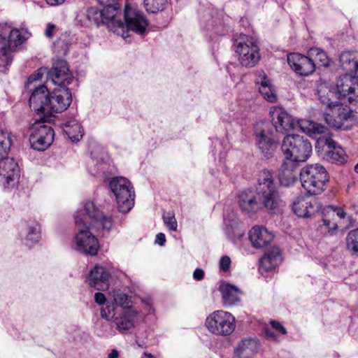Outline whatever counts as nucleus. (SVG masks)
Returning a JSON list of instances; mask_svg holds the SVG:
<instances>
[{
  "instance_id": "f257e3e1",
  "label": "nucleus",
  "mask_w": 358,
  "mask_h": 358,
  "mask_svg": "<svg viewBox=\"0 0 358 358\" xmlns=\"http://www.w3.org/2000/svg\"><path fill=\"white\" fill-rule=\"evenodd\" d=\"M77 232L73 240V248L79 252L96 255L99 245L97 238L88 229V224L97 231H109L113 226L111 216L104 215L93 201H86L74 215Z\"/></svg>"
},
{
  "instance_id": "f03ea898",
  "label": "nucleus",
  "mask_w": 358,
  "mask_h": 358,
  "mask_svg": "<svg viewBox=\"0 0 358 358\" xmlns=\"http://www.w3.org/2000/svg\"><path fill=\"white\" fill-rule=\"evenodd\" d=\"M269 114L272 124L278 133L288 132L295 129L298 126L307 135L316 138L317 135L324 134L326 130L324 125L311 120H301L296 122L294 118L281 107L272 106Z\"/></svg>"
},
{
  "instance_id": "7ed1b4c3",
  "label": "nucleus",
  "mask_w": 358,
  "mask_h": 358,
  "mask_svg": "<svg viewBox=\"0 0 358 358\" xmlns=\"http://www.w3.org/2000/svg\"><path fill=\"white\" fill-rule=\"evenodd\" d=\"M29 35L24 28L19 29L8 24H0V60L6 64H10L12 61L10 52L23 43Z\"/></svg>"
},
{
  "instance_id": "20e7f679",
  "label": "nucleus",
  "mask_w": 358,
  "mask_h": 358,
  "mask_svg": "<svg viewBox=\"0 0 358 358\" xmlns=\"http://www.w3.org/2000/svg\"><path fill=\"white\" fill-rule=\"evenodd\" d=\"M329 180L325 168L318 164L303 167L300 172V181L303 188L310 195H317L324 190Z\"/></svg>"
},
{
  "instance_id": "39448f33",
  "label": "nucleus",
  "mask_w": 358,
  "mask_h": 358,
  "mask_svg": "<svg viewBox=\"0 0 358 358\" xmlns=\"http://www.w3.org/2000/svg\"><path fill=\"white\" fill-rule=\"evenodd\" d=\"M281 149L285 158L292 162H306L312 153L310 143L303 136L296 134L287 135Z\"/></svg>"
},
{
  "instance_id": "423d86ee",
  "label": "nucleus",
  "mask_w": 358,
  "mask_h": 358,
  "mask_svg": "<svg viewBox=\"0 0 358 358\" xmlns=\"http://www.w3.org/2000/svg\"><path fill=\"white\" fill-rule=\"evenodd\" d=\"M109 187L115 197L119 211L129 213L135 201V192L131 182L124 177H115L110 180Z\"/></svg>"
},
{
  "instance_id": "0eeeda50",
  "label": "nucleus",
  "mask_w": 358,
  "mask_h": 358,
  "mask_svg": "<svg viewBox=\"0 0 358 358\" xmlns=\"http://www.w3.org/2000/svg\"><path fill=\"white\" fill-rule=\"evenodd\" d=\"M45 73L48 75V82L52 83L57 85V87H67L73 80V76L69 71L67 62L65 60L58 59L53 63L52 67L49 71L41 68L36 73L31 75L28 78V84L41 80Z\"/></svg>"
},
{
  "instance_id": "6e6552de",
  "label": "nucleus",
  "mask_w": 358,
  "mask_h": 358,
  "mask_svg": "<svg viewBox=\"0 0 358 358\" xmlns=\"http://www.w3.org/2000/svg\"><path fill=\"white\" fill-rule=\"evenodd\" d=\"M235 52L242 66H255L260 59L259 48L250 36H241L235 42Z\"/></svg>"
},
{
  "instance_id": "1a4fd4ad",
  "label": "nucleus",
  "mask_w": 358,
  "mask_h": 358,
  "mask_svg": "<svg viewBox=\"0 0 358 358\" xmlns=\"http://www.w3.org/2000/svg\"><path fill=\"white\" fill-rule=\"evenodd\" d=\"M207 329L216 336H227L231 335L236 328L234 316L229 312L215 310L206 319Z\"/></svg>"
},
{
  "instance_id": "9d476101",
  "label": "nucleus",
  "mask_w": 358,
  "mask_h": 358,
  "mask_svg": "<svg viewBox=\"0 0 358 358\" xmlns=\"http://www.w3.org/2000/svg\"><path fill=\"white\" fill-rule=\"evenodd\" d=\"M346 103H334L328 108L329 112L324 114L326 122L332 127L348 130L351 128L350 122L353 120L352 112H355L352 105H345Z\"/></svg>"
},
{
  "instance_id": "9b49d317",
  "label": "nucleus",
  "mask_w": 358,
  "mask_h": 358,
  "mask_svg": "<svg viewBox=\"0 0 358 358\" xmlns=\"http://www.w3.org/2000/svg\"><path fill=\"white\" fill-rule=\"evenodd\" d=\"M356 86L352 74L345 73L337 79L334 90L337 99L352 105L355 112L358 113V94L356 92Z\"/></svg>"
},
{
  "instance_id": "f8f14e48",
  "label": "nucleus",
  "mask_w": 358,
  "mask_h": 358,
  "mask_svg": "<svg viewBox=\"0 0 358 358\" xmlns=\"http://www.w3.org/2000/svg\"><path fill=\"white\" fill-rule=\"evenodd\" d=\"M124 36L126 39L129 36V32L132 31L138 35H143L148 26V22L144 15L129 5H125L124 12Z\"/></svg>"
},
{
  "instance_id": "ddd939ff",
  "label": "nucleus",
  "mask_w": 358,
  "mask_h": 358,
  "mask_svg": "<svg viewBox=\"0 0 358 358\" xmlns=\"http://www.w3.org/2000/svg\"><path fill=\"white\" fill-rule=\"evenodd\" d=\"M29 142L33 149L38 151L46 150L53 142L54 131L43 122H36L31 128Z\"/></svg>"
},
{
  "instance_id": "4468645a",
  "label": "nucleus",
  "mask_w": 358,
  "mask_h": 358,
  "mask_svg": "<svg viewBox=\"0 0 358 358\" xmlns=\"http://www.w3.org/2000/svg\"><path fill=\"white\" fill-rule=\"evenodd\" d=\"M327 129L323 135L317 139L316 148H324L323 158L332 163L343 164L345 162V153L343 149L339 146L327 134Z\"/></svg>"
},
{
  "instance_id": "2eb2a0df",
  "label": "nucleus",
  "mask_w": 358,
  "mask_h": 358,
  "mask_svg": "<svg viewBox=\"0 0 358 358\" xmlns=\"http://www.w3.org/2000/svg\"><path fill=\"white\" fill-rule=\"evenodd\" d=\"M20 176L19 166L13 158L0 159V185L4 188L13 187L17 184Z\"/></svg>"
},
{
  "instance_id": "dca6fc26",
  "label": "nucleus",
  "mask_w": 358,
  "mask_h": 358,
  "mask_svg": "<svg viewBox=\"0 0 358 358\" xmlns=\"http://www.w3.org/2000/svg\"><path fill=\"white\" fill-rule=\"evenodd\" d=\"M72 101L70 90L66 87H56L50 92L48 115L62 113L66 110Z\"/></svg>"
},
{
  "instance_id": "f3484780",
  "label": "nucleus",
  "mask_w": 358,
  "mask_h": 358,
  "mask_svg": "<svg viewBox=\"0 0 358 358\" xmlns=\"http://www.w3.org/2000/svg\"><path fill=\"white\" fill-rule=\"evenodd\" d=\"M101 10L103 13V24L106 25L111 31L120 36H124V24L118 17V3L104 5Z\"/></svg>"
},
{
  "instance_id": "a211bd4d",
  "label": "nucleus",
  "mask_w": 358,
  "mask_h": 358,
  "mask_svg": "<svg viewBox=\"0 0 358 358\" xmlns=\"http://www.w3.org/2000/svg\"><path fill=\"white\" fill-rule=\"evenodd\" d=\"M50 91L43 85L36 87L29 98V106L36 113L48 115Z\"/></svg>"
},
{
  "instance_id": "6ab92c4d",
  "label": "nucleus",
  "mask_w": 358,
  "mask_h": 358,
  "mask_svg": "<svg viewBox=\"0 0 358 358\" xmlns=\"http://www.w3.org/2000/svg\"><path fill=\"white\" fill-rule=\"evenodd\" d=\"M287 62L292 69L297 74L307 76L315 71V64L309 55L305 56L299 53L287 55Z\"/></svg>"
},
{
  "instance_id": "aec40b11",
  "label": "nucleus",
  "mask_w": 358,
  "mask_h": 358,
  "mask_svg": "<svg viewBox=\"0 0 358 358\" xmlns=\"http://www.w3.org/2000/svg\"><path fill=\"white\" fill-rule=\"evenodd\" d=\"M110 278V273L103 266L96 264L92 268L87 276V282L97 290L104 289L108 287V282Z\"/></svg>"
},
{
  "instance_id": "412c9836",
  "label": "nucleus",
  "mask_w": 358,
  "mask_h": 358,
  "mask_svg": "<svg viewBox=\"0 0 358 358\" xmlns=\"http://www.w3.org/2000/svg\"><path fill=\"white\" fill-rule=\"evenodd\" d=\"M255 75V83L259 85V91L264 99L268 102L275 103L278 101V94L271 80L262 70H257Z\"/></svg>"
},
{
  "instance_id": "4be33fe9",
  "label": "nucleus",
  "mask_w": 358,
  "mask_h": 358,
  "mask_svg": "<svg viewBox=\"0 0 358 358\" xmlns=\"http://www.w3.org/2000/svg\"><path fill=\"white\" fill-rule=\"evenodd\" d=\"M256 194L257 193L249 189L239 194L238 203L242 212L245 214H255L261 210V203Z\"/></svg>"
},
{
  "instance_id": "5701e85b",
  "label": "nucleus",
  "mask_w": 358,
  "mask_h": 358,
  "mask_svg": "<svg viewBox=\"0 0 358 358\" xmlns=\"http://www.w3.org/2000/svg\"><path fill=\"white\" fill-rule=\"evenodd\" d=\"M138 312L134 309H124L114 318L113 322L120 334L130 331L135 327Z\"/></svg>"
},
{
  "instance_id": "b1692460",
  "label": "nucleus",
  "mask_w": 358,
  "mask_h": 358,
  "mask_svg": "<svg viewBox=\"0 0 358 358\" xmlns=\"http://www.w3.org/2000/svg\"><path fill=\"white\" fill-rule=\"evenodd\" d=\"M319 210L315 200L301 197L294 200L292 203L293 212L299 217L308 218L313 216Z\"/></svg>"
},
{
  "instance_id": "393cba45",
  "label": "nucleus",
  "mask_w": 358,
  "mask_h": 358,
  "mask_svg": "<svg viewBox=\"0 0 358 358\" xmlns=\"http://www.w3.org/2000/svg\"><path fill=\"white\" fill-rule=\"evenodd\" d=\"M261 203V209L276 210L282 204V200L278 187L257 193Z\"/></svg>"
},
{
  "instance_id": "a878e982",
  "label": "nucleus",
  "mask_w": 358,
  "mask_h": 358,
  "mask_svg": "<svg viewBox=\"0 0 358 358\" xmlns=\"http://www.w3.org/2000/svg\"><path fill=\"white\" fill-rule=\"evenodd\" d=\"M249 239L255 248L268 245L273 239V234L262 226H255L249 231Z\"/></svg>"
},
{
  "instance_id": "bb28decb",
  "label": "nucleus",
  "mask_w": 358,
  "mask_h": 358,
  "mask_svg": "<svg viewBox=\"0 0 358 358\" xmlns=\"http://www.w3.org/2000/svg\"><path fill=\"white\" fill-rule=\"evenodd\" d=\"M224 223L225 226V233L233 241H235L244 235L245 229L243 227V223L238 219L236 213L231 212L225 216Z\"/></svg>"
},
{
  "instance_id": "cd10ccee",
  "label": "nucleus",
  "mask_w": 358,
  "mask_h": 358,
  "mask_svg": "<svg viewBox=\"0 0 358 358\" xmlns=\"http://www.w3.org/2000/svg\"><path fill=\"white\" fill-rule=\"evenodd\" d=\"M256 143L259 149L263 155L269 157L272 155L276 148V143L271 134L264 129L255 131Z\"/></svg>"
},
{
  "instance_id": "c85d7f7f",
  "label": "nucleus",
  "mask_w": 358,
  "mask_h": 358,
  "mask_svg": "<svg viewBox=\"0 0 358 358\" xmlns=\"http://www.w3.org/2000/svg\"><path fill=\"white\" fill-rule=\"evenodd\" d=\"M219 291L221 293L224 306H234L241 300L242 292L238 287L234 285L223 282L220 285Z\"/></svg>"
},
{
  "instance_id": "c756f323",
  "label": "nucleus",
  "mask_w": 358,
  "mask_h": 358,
  "mask_svg": "<svg viewBox=\"0 0 358 358\" xmlns=\"http://www.w3.org/2000/svg\"><path fill=\"white\" fill-rule=\"evenodd\" d=\"M41 238V227L36 221H31L27 223L22 241L28 248H32L38 243Z\"/></svg>"
},
{
  "instance_id": "7c9ffc66",
  "label": "nucleus",
  "mask_w": 358,
  "mask_h": 358,
  "mask_svg": "<svg viewBox=\"0 0 358 358\" xmlns=\"http://www.w3.org/2000/svg\"><path fill=\"white\" fill-rule=\"evenodd\" d=\"M257 340L248 338L238 343L235 350V354L238 358H251L257 352Z\"/></svg>"
},
{
  "instance_id": "2f4dec72",
  "label": "nucleus",
  "mask_w": 358,
  "mask_h": 358,
  "mask_svg": "<svg viewBox=\"0 0 358 358\" xmlns=\"http://www.w3.org/2000/svg\"><path fill=\"white\" fill-rule=\"evenodd\" d=\"M282 260L279 248L273 247L261 258L260 266L266 271H271L278 266Z\"/></svg>"
},
{
  "instance_id": "473e14b6",
  "label": "nucleus",
  "mask_w": 358,
  "mask_h": 358,
  "mask_svg": "<svg viewBox=\"0 0 358 358\" xmlns=\"http://www.w3.org/2000/svg\"><path fill=\"white\" fill-rule=\"evenodd\" d=\"M277 187V183L275 181L273 172L264 169L259 173L257 176V184L256 186V193Z\"/></svg>"
},
{
  "instance_id": "72a5a7b5",
  "label": "nucleus",
  "mask_w": 358,
  "mask_h": 358,
  "mask_svg": "<svg viewBox=\"0 0 358 358\" xmlns=\"http://www.w3.org/2000/svg\"><path fill=\"white\" fill-rule=\"evenodd\" d=\"M63 129L72 141H79L83 136V129L76 119L67 120L64 124Z\"/></svg>"
},
{
  "instance_id": "f704fd0d",
  "label": "nucleus",
  "mask_w": 358,
  "mask_h": 358,
  "mask_svg": "<svg viewBox=\"0 0 358 358\" xmlns=\"http://www.w3.org/2000/svg\"><path fill=\"white\" fill-rule=\"evenodd\" d=\"M317 95L320 102L327 105L328 108L331 107L334 103L333 99L334 97L337 98L334 87H330L325 83L320 84L317 87Z\"/></svg>"
},
{
  "instance_id": "c9c22d12",
  "label": "nucleus",
  "mask_w": 358,
  "mask_h": 358,
  "mask_svg": "<svg viewBox=\"0 0 358 358\" xmlns=\"http://www.w3.org/2000/svg\"><path fill=\"white\" fill-rule=\"evenodd\" d=\"M339 64L345 73L352 74L358 67L355 55L348 51L343 52L339 57Z\"/></svg>"
},
{
  "instance_id": "e433bc0d",
  "label": "nucleus",
  "mask_w": 358,
  "mask_h": 358,
  "mask_svg": "<svg viewBox=\"0 0 358 358\" xmlns=\"http://www.w3.org/2000/svg\"><path fill=\"white\" fill-rule=\"evenodd\" d=\"M289 166L287 162H284L281 166L279 173V181L285 187H289L292 185L297 178L293 169H289Z\"/></svg>"
},
{
  "instance_id": "4c0bfd02",
  "label": "nucleus",
  "mask_w": 358,
  "mask_h": 358,
  "mask_svg": "<svg viewBox=\"0 0 358 358\" xmlns=\"http://www.w3.org/2000/svg\"><path fill=\"white\" fill-rule=\"evenodd\" d=\"M308 55L315 63V66H328L329 64V59L326 52L318 48H312L308 52Z\"/></svg>"
},
{
  "instance_id": "58836bf2",
  "label": "nucleus",
  "mask_w": 358,
  "mask_h": 358,
  "mask_svg": "<svg viewBox=\"0 0 358 358\" xmlns=\"http://www.w3.org/2000/svg\"><path fill=\"white\" fill-rule=\"evenodd\" d=\"M204 29L206 36L212 41H217L219 36H223L226 34V30L222 26L215 24V21L211 19L208 24L205 25Z\"/></svg>"
},
{
  "instance_id": "ea45409f",
  "label": "nucleus",
  "mask_w": 358,
  "mask_h": 358,
  "mask_svg": "<svg viewBox=\"0 0 358 358\" xmlns=\"http://www.w3.org/2000/svg\"><path fill=\"white\" fill-rule=\"evenodd\" d=\"M346 248L352 255L358 257V228L351 230L348 234Z\"/></svg>"
},
{
  "instance_id": "a19ab883",
  "label": "nucleus",
  "mask_w": 358,
  "mask_h": 358,
  "mask_svg": "<svg viewBox=\"0 0 358 358\" xmlns=\"http://www.w3.org/2000/svg\"><path fill=\"white\" fill-rule=\"evenodd\" d=\"M113 299L115 303L124 309H131L132 305L131 297L127 294L117 291L113 294Z\"/></svg>"
},
{
  "instance_id": "79ce46f5",
  "label": "nucleus",
  "mask_w": 358,
  "mask_h": 358,
  "mask_svg": "<svg viewBox=\"0 0 358 358\" xmlns=\"http://www.w3.org/2000/svg\"><path fill=\"white\" fill-rule=\"evenodd\" d=\"M11 145V141L7 132L0 131V159L7 155Z\"/></svg>"
},
{
  "instance_id": "37998d69",
  "label": "nucleus",
  "mask_w": 358,
  "mask_h": 358,
  "mask_svg": "<svg viewBox=\"0 0 358 358\" xmlns=\"http://www.w3.org/2000/svg\"><path fill=\"white\" fill-rule=\"evenodd\" d=\"M88 17H90L91 25L99 26L103 24V13L101 10L92 7L87 9Z\"/></svg>"
},
{
  "instance_id": "c03bdc74",
  "label": "nucleus",
  "mask_w": 358,
  "mask_h": 358,
  "mask_svg": "<svg viewBox=\"0 0 358 358\" xmlns=\"http://www.w3.org/2000/svg\"><path fill=\"white\" fill-rule=\"evenodd\" d=\"M166 0H144V6L148 12L157 13L164 8Z\"/></svg>"
},
{
  "instance_id": "a18cd8bd",
  "label": "nucleus",
  "mask_w": 358,
  "mask_h": 358,
  "mask_svg": "<svg viewBox=\"0 0 358 358\" xmlns=\"http://www.w3.org/2000/svg\"><path fill=\"white\" fill-rule=\"evenodd\" d=\"M116 306L114 303H108L101 309V316L107 321L114 320Z\"/></svg>"
},
{
  "instance_id": "49530a36",
  "label": "nucleus",
  "mask_w": 358,
  "mask_h": 358,
  "mask_svg": "<svg viewBox=\"0 0 358 358\" xmlns=\"http://www.w3.org/2000/svg\"><path fill=\"white\" fill-rule=\"evenodd\" d=\"M163 220L166 227L171 231L177 230V222L173 213H167L163 215Z\"/></svg>"
},
{
  "instance_id": "de8ad7c7",
  "label": "nucleus",
  "mask_w": 358,
  "mask_h": 358,
  "mask_svg": "<svg viewBox=\"0 0 358 358\" xmlns=\"http://www.w3.org/2000/svg\"><path fill=\"white\" fill-rule=\"evenodd\" d=\"M142 303L144 310L147 314H153L155 313V308H153V301L150 297H145L142 299Z\"/></svg>"
},
{
  "instance_id": "09e8293b",
  "label": "nucleus",
  "mask_w": 358,
  "mask_h": 358,
  "mask_svg": "<svg viewBox=\"0 0 358 358\" xmlns=\"http://www.w3.org/2000/svg\"><path fill=\"white\" fill-rule=\"evenodd\" d=\"M77 21L82 27H90L92 26L87 10L85 13L79 14L77 16Z\"/></svg>"
},
{
  "instance_id": "8fccbe9b",
  "label": "nucleus",
  "mask_w": 358,
  "mask_h": 358,
  "mask_svg": "<svg viewBox=\"0 0 358 358\" xmlns=\"http://www.w3.org/2000/svg\"><path fill=\"white\" fill-rule=\"evenodd\" d=\"M231 259L228 256H223L220 260V268L223 271H228L231 266Z\"/></svg>"
},
{
  "instance_id": "3c124183",
  "label": "nucleus",
  "mask_w": 358,
  "mask_h": 358,
  "mask_svg": "<svg viewBox=\"0 0 358 358\" xmlns=\"http://www.w3.org/2000/svg\"><path fill=\"white\" fill-rule=\"evenodd\" d=\"M271 325L275 330H276L279 333L284 335L287 334V330L285 327L282 326V324L280 322L272 320L271 321Z\"/></svg>"
},
{
  "instance_id": "603ef678",
  "label": "nucleus",
  "mask_w": 358,
  "mask_h": 358,
  "mask_svg": "<svg viewBox=\"0 0 358 358\" xmlns=\"http://www.w3.org/2000/svg\"><path fill=\"white\" fill-rule=\"evenodd\" d=\"M56 30V26L54 24L49 23L45 30V35L48 38H52Z\"/></svg>"
},
{
  "instance_id": "864d4df0",
  "label": "nucleus",
  "mask_w": 358,
  "mask_h": 358,
  "mask_svg": "<svg viewBox=\"0 0 358 358\" xmlns=\"http://www.w3.org/2000/svg\"><path fill=\"white\" fill-rule=\"evenodd\" d=\"M264 332L267 338L271 341H278V335L272 329L266 328Z\"/></svg>"
},
{
  "instance_id": "5fc2aeb1",
  "label": "nucleus",
  "mask_w": 358,
  "mask_h": 358,
  "mask_svg": "<svg viewBox=\"0 0 358 358\" xmlns=\"http://www.w3.org/2000/svg\"><path fill=\"white\" fill-rule=\"evenodd\" d=\"M94 301L100 305L103 304L106 301V296L103 293L96 292L94 294Z\"/></svg>"
},
{
  "instance_id": "6e6d98bb",
  "label": "nucleus",
  "mask_w": 358,
  "mask_h": 358,
  "mask_svg": "<svg viewBox=\"0 0 358 358\" xmlns=\"http://www.w3.org/2000/svg\"><path fill=\"white\" fill-rule=\"evenodd\" d=\"M204 277V271L201 268H196L193 273V278L196 280H201Z\"/></svg>"
},
{
  "instance_id": "4d7b16f0",
  "label": "nucleus",
  "mask_w": 358,
  "mask_h": 358,
  "mask_svg": "<svg viewBox=\"0 0 358 358\" xmlns=\"http://www.w3.org/2000/svg\"><path fill=\"white\" fill-rule=\"evenodd\" d=\"M323 223H324V225L329 230H334L337 228V224L334 222H331L328 219H323Z\"/></svg>"
},
{
  "instance_id": "13d9d810",
  "label": "nucleus",
  "mask_w": 358,
  "mask_h": 358,
  "mask_svg": "<svg viewBox=\"0 0 358 358\" xmlns=\"http://www.w3.org/2000/svg\"><path fill=\"white\" fill-rule=\"evenodd\" d=\"M331 209L333 210V213H336L339 218L344 219L345 217L346 213L341 208L331 207Z\"/></svg>"
},
{
  "instance_id": "bf43d9fd",
  "label": "nucleus",
  "mask_w": 358,
  "mask_h": 358,
  "mask_svg": "<svg viewBox=\"0 0 358 358\" xmlns=\"http://www.w3.org/2000/svg\"><path fill=\"white\" fill-rule=\"evenodd\" d=\"M166 242V237L163 233H159L156 236L155 243L163 246Z\"/></svg>"
},
{
  "instance_id": "052dcab7",
  "label": "nucleus",
  "mask_w": 358,
  "mask_h": 358,
  "mask_svg": "<svg viewBox=\"0 0 358 358\" xmlns=\"http://www.w3.org/2000/svg\"><path fill=\"white\" fill-rule=\"evenodd\" d=\"M47 3L50 6H57L63 3L65 0H45Z\"/></svg>"
},
{
  "instance_id": "680f3d73",
  "label": "nucleus",
  "mask_w": 358,
  "mask_h": 358,
  "mask_svg": "<svg viewBox=\"0 0 358 358\" xmlns=\"http://www.w3.org/2000/svg\"><path fill=\"white\" fill-rule=\"evenodd\" d=\"M119 352L117 350L113 349L108 354L107 358H118Z\"/></svg>"
},
{
  "instance_id": "e2e57ef3",
  "label": "nucleus",
  "mask_w": 358,
  "mask_h": 358,
  "mask_svg": "<svg viewBox=\"0 0 358 358\" xmlns=\"http://www.w3.org/2000/svg\"><path fill=\"white\" fill-rule=\"evenodd\" d=\"M100 4L108 5L110 3H117V0H96Z\"/></svg>"
},
{
  "instance_id": "0e129e2a",
  "label": "nucleus",
  "mask_w": 358,
  "mask_h": 358,
  "mask_svg": "<svg viewBox=\"0 0 358 358\" xmlns=\"http://www.w3.org/2000/svg\"><path fill=\"white\" fill-rule=\"evenodd\" d=\"M352 76L354 78V82L357 84V86L358 87V67L353 72Z\"/></svg>"
},
{
  "instance_id": "69168bd1",
  "label": "nucleus",
  "mask_w": 358,
  "mask_h": 358,
  "mask_svg": "<svg viewBox=\"0 0 358 358\" xmlns=\"http://www.w3.org/2000/svg\"><path fill=\"white\" fill-rule=\"evenodd\" d=\"M141 358H155L152 355L150 354V353H147V352H145Z\"/></svg>"
},
{
  "instance_id": "338daca9",
  "label": "nucleus",
  "mask_w": 358,
  "mask_h": 358,
  "mask_svg": "<svg viewBox=\"0 0 358 358\" xmlns=\"http://www.w3.org/2000/svg\"><path fill=\"white\" fill-rule=\"evenodd\" d=\"M355 171L358 173V164L355 166Z\"/></svg>"
}]
</instances>
